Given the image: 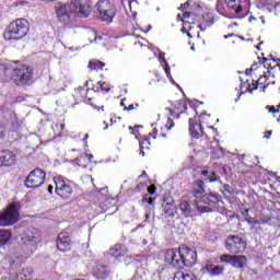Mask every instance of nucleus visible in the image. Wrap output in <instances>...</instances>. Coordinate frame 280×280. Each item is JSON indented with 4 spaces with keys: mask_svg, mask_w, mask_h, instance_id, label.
Returning <instances> with one entry per match:
<instances>
[{
    "mask_svg": "<svg viewBox=\"0 0 280 280\" xmlns=\"http://www.w3.org/2000/svg\"><path fill=\"white\" fill-rule=\"evenodd\" d=\"M16 163V155L10 150L0 151V167H12Z\"/></svg>",
    "mask_w": 280,
    "mask_h": 280,
    "instance_id": "13",
    "label": "nucleus"
},
{
    "mask_svg": "<svg viewBox=\"0 0 280 280\" xmlns=\"http://www.w3.org/2000/svg\"><path fill=\"white\" fill-rule=\"evenodd\" d=\"M254 90H257V86H255Z\"/></svg>",
    "mask_w": 280,
    "mask_h": 280,
    "instance_id": "64",
    "label": "nucleus"
},
{
    "mask_svg": "<svg viewBox=\"0 0 280 280\" xmlns=\"http://www.w3.org/2000/svg\"><path fill=\"white\" fill-rule=\"evenodd\" d=\"M207 270L208 272H210V275L218 276L224 272V267L210 265V266H207Z\"/></svg>",
    "mask_w": 280,
    "mask_h": 280,
    "instance_id": "25",
    "label": "nucleus"
},
{
    "mask_svg": "<svg viewBox=\"0 0 280 280\" xmlns=\"http://www.w3.org/2000/svg\"><path fill=\"white\" fill-rule=\"evenodd\" d=\"M188 38H194V36H191V33H187Z\"/></svg>",
    "mask_w": 280,
    "mask_h": 280,
    "instance_id": "50",
    "label": "nucleus"
},
{
    "mask_svg": "<svg viewBox=\"0 0 280 280\" xmlns=\"http://www.w3.org/2000/svg\"><path fill=\"white\" fill-rule=\"evenodd\" d=\"M246 222H247L248 224H253V223L255 222V219H253V218H247V219H246Z\"/></svg>",
    "mask_w": 280,
    "mask_h": 280,
    "instance_id": "42",
    "label": "nucleus"
},
{
    "mask_svg": "<svg viewBox=\"0 0 280 280\" xmlns=\"http://www.w3.org/2000/svg\"><path fill=\"white\" fill-rule=\"evenodd\" d=\"M194 207L199 213H211L213 211L207 200H197L195 201Z\"/></svg>",
    "mask_w": 280,
    "mask_h": 280,
    "instance_id": "17",
    "label": "nucleus"
},
{
    "mask_svg": "<svg viewBox=\"0 0 280 280\" xmlns=\"http://www.w3.org/2000/svg\"><path fill=\"white\" fill-rule=\"evenodd\" d=\"M109 253L112 257H124L128 253V248L126 245L116 244L109 249Z\"/></svg>",
    "mask_w": 280,
    "mask_h": 280,
    "instance_id": "18",
    "label": "nucleus"
},
{
    "mask_svg": "<svg viewBox=\"0 0 280 280\" xmlns=\"http://www.w3.org/2000/svg\"><path fill=\"white\" fill-rule=\"evenodd\" d=\"M45 176H47L45 171L37 167L28 174L24 182V185L28 189H38V187H42L43 183H45Z\"/></svg>",
    "mask_w": 280,
    "mask_h": 280,
    "instance_id": "9",
    "label": "nucleus"
},
{
    "mask_svg": "<svg viewBox=\"0 0 280 280\" xmlns=\"http://www.w3.org/2000/svg\"><path fill=\"white\" fill-rule=\"evenodd\" d=\"M163 212L165 218H174L176 213V203L174 202V198L170 195H164L163 197Z\"/></svg>",
    "mask_w": 280,
    "mask_h": 280,
    "instance_id": "12",
    "label": "nucleus"
},
{
    "mask_svg": "<svg viewBox=\"0 0 280 280\" xmlns=\"http://www.w3.org/2000/svg\"><path fill=\"white\" fill-rule=\"evenodd\" d=\"M98 84H100L102 91H104L105 93H108L110 91V88H106V82L100 81Z\"/></svg>",
    "mask_w": 280,
    "mask_h": 280,
    "instance_id": "33",
    "label": "nucleus"
},
{
    "mask_svg": "<svg viewBox=\"0 0 280 280\" xmlns=\"http://www.w3.org/2000/svg\"><path fill=\"white\" fill-rule=\"evenodd\" d=\"M149 196H154V192L156 191V186L150 185L148 188Z\"/></svg>",
    "mask_w": 280,
    "mask_h": 280,
    "instance_id": "31",
    "label": "nucleus"
},
{
    "mask_svg": "<svg viewBox=\"0 0 280 280\" xmlns=\"http://www.w3.org/2000/svg\"><path fill=\"white\" fill-rule=\"evenodd\" d=\"M56 14L58 21L69 25L75 21V16L86 19L91 14V2L89 0H71L67 3H58L56 5Z\"/></svg>",
    "mask_w": 280,
    "mask_h": 280,
    "instance_id": "1",
    "label": "nucleus"
},
{
    "mask_svg": "<svg viewBox=\"0 0 280 280\" xmlns=\"http://www.w3.org/2000/svg\"><path fill=\"white\" fill-rule=\"evenodd\" d=\"M143 187H145V184H138L136 187V191H141V189H143Z\"/></svg>",
    "mask_w": 280,
    "mask_h": 280,
    "instance_id": "35",
    "label": "nucleus"
},
{
    "mask_svg": "<svg viewBox=\"0 0 280 280\" xmlns=\"http://www.w3.org/2000/svg\"><path fill=\"white\" fill-rule=\"evenodd\" d=\"M246 240L240 235H229L225 241V248L232 255H237L238 253H244L246 250Z\"/></svg>",
    "mask_w": 280,
    "mask_h": 280,
    "instance_id": "8",
    "label": "nucleus"
},
{
    "mask_svg": "<svg viewBox=\"0 0 280 280\" xmlns=\"http://www.w3.org/2000/svg\"><path fill=\"white\" fill-rule=\"evenodd\" d=\"M183 34L187 33V28L185 26L182 27Z\"/></svg>",
    "mask_w": 280,
    "mask_h": 280,
    "instance_id": "47",
    "label": "nucleus"
},
{
    "mask_svg": "<svg viewBox=\"0 0 280 280\" xmlns=\"http://www.w3.org/2000/svg\"><path fill=\"white\" fill-rule=\"evenodd\" d=\"M179 209L182 211V215H184V218H189L191 217V206L189 205V202L187 201H182L179 203Z\"/></svg>",
    "mask_w": 280,
    "mask_h": 280,
    "instance_id": "22",
    "label": "nucleus"
},
{
    "mask_svg": "<svg viewBox=\"0 0 280 280\" xmlns=\"http://www.w3.org/2000/svg\"><path fill=\"white\" fill-rule=\"evenodd\" d=\"M12 238V232L9 230H0V248H3L5 244Z\"/></svg>",
    "mask_w": 280,
    "mask_h": 280,
    "instance_id": "21",
    "label": "nucleus"
},
{
    "mask_svg": "<svg viewBox=\"0 0 280 280\" xmlns=\"http://www.w3.org/2000/svg\"><path fill=\"white\" fill-rule=\"evenodd\" d=\"M48 191H49L50 194H54V186L49 185V186H48Z\"/></svg>",
    "mask_w": 280,
    "mask_h": 280,
    "instance_id": "45",
    "label": "nucleus"
},
{
    "mask_svg": "<svg viewBox=\"0 0 280 280\" xmlns=\"http://www.w3.org/2000/svg\"><path fill=\"white\" fill-rule=\"evenodd\" d=\"M109 272H110V269L108 268V266H106L102 262H97L93 267V276L96 277V279H106V277H108Z\"/></svg>",
    "mask_w": 280,
    "mask_h": 280,
    "instance_id": "15",
    "label": "nucleus"
},
{
    "mask_svg": "<svg viewBox=\"0 0 280 280\" xmlns=\"http://www.w3.org/2000/svg\"><path fill=\"white\" fill-rule=\"evenodd\" d=\"M164 71H165L166 75H170V68L167 66L164 68Z\"/></svg>",
    "mask_w": 280,
    "mask_h": 280,
    "instance_id": "46",
    "label": "nucleus"
},
{
    "mask_svg": "<svg viewBox=\"0 0 280 280\" xmlns=\"http://www.w3.org/2000/svg\"><path fill=\"white\" fill-rule=\"evenodd\" d=\"M30 277H32V271L25 268H23L18 275V279H21V280H27L30 279Z\"/></svg>",
    "mask_w": 280,
    "mask_h": 280,
    "instance_id": "26",
    "label": "nucleus"
},
{
    "mask_svg": "<svg viewBox=\"0 0 280 280\" xmlns=\"http://www.w3.org/2000/svg\"><path fill=\"white\" fill-rule=\"evenodd\" d=\"M222 194H228L229 196H235V190L229 184L223 185Z\"/></svg>",
    "mask_w": 280,
    "mask_h": 280,
    "instance_id": "28",
    "label": "nucleus"
},
{
    "mask_svg": "<svg viewBox=\"0 0 280 280\" xmlns=\"http://www.w3.org/2000/svg\"><path fill=\"white\" fill-rule=\"evenodd\" d=\"M194 198H202L207 196V190L205 188V182L202 179H198L194 183L192 188Z\"/></svg>",
    "mask_w": 280,
    "mask_h": 280,
    "instance_id": "16",
    "label": "nucleus"
},
{
    "mask_svg": "<svg viewBox=\"0 0 280 280\" xmlns=\"http://www.w3.org/2000/svg\"><path fill=\"white\" fill-rule=\"evenodd\" d=\"M94 10L96 14H98L101 21H104L105 23H113V20L117 14V7H115L110 0H98Z\"/></svg>",
    "mask_w": 280,
    "mask_h": 280,
    "instance_id": "7",
    "label": "nucleus"
},
{
    "mask_svg": "<svg viewBox=\"0 0 280 280\" xmlns=\"http://www.w3.org/2000/svg\"><path fill=\"white\" fill-rule=\"evenodd\" d=\"M210 173L211 172L203 170V171H201V176H209Z\"/></svg>",
    "mask_w": 280,
    "mask_h": 280,
    "instance_id": "41",
    "label": "nucleus"
},
{
    "mask_svg": "<svg viewBox=\"0 0 280 280\" xmlns=\"http://www.w3.org/2000/svg\"><path fill=\"white\" fill-rule=\"evenodd\" d=\"M245 215H248V210H245Z\"/></svg>",
    "mask_w": 280,
    "mask_h": 280,
    "instance_id": "56",
    "label": "nucleus"
},
{
    "mask_svg": "<svg viewBox=\"0 0 280 280\" xmlns=\"http://www.w3.org/2000/svg\"><path fill=\"white\" fill-rule=\"evenodd\" d=\"M272 135V130L266 131L265 132V138L270 139V136Z\"/></svg>",
    "mask_w": 280,
    "mask_h": 280,
    "instance_id": "40",
    "label": "nucleus"
},
{
    "mask_svg": "<svg viewBox=\"0 0 280 280\" xmlns=\"http://www.w3.org/2000/svg\"><path fill=\"white\" fill-rule=\"evenodd\" d=\"M141 154H142V156H143V154H145V153L142 151Z\"/></svg>",
    "mask_w": 280,
    "mask_h": 280,
    "instance_id": "62",
    "label": "nucleus"
},
{
    "mask_svg": "<svg viewBox=\"0 0 280 280\" xmlns=\"http://www.w3.org/2000/svg\"><path fill=\"white\" fill-rule=\"evenodd\" d=\"M198 255L196 250L182 245L178 249H167L165 254V261L172 264L174 268H191L196 265Z\"/></svg>",
    "mask_w": 280,
    "mask_h": 280,
    "instance_id": "2",
    "label": "nucleus"
},
{
    "mask_svg": "<svg viewBox=\"0 0 280 280\" xmlns=\"http://www.w3.org/2000/svg\"><path fill=\"white\" fill-rule=\"evenodd\" d=\"M120 105H122V106H124V108H126V105L124 104V102H121V103H120Z\"/></svg>",
    "mask_w": 280,
    "mask_h": 280,
    "instance_id": "55",
    "label": "nucleus"
},
{
    "mask_svg": "<svg viewBox=\"0 0 280 280\" xmlns=\"http://www.w3.org/2000/svg\"><path fill=\"white\" fill-rule=\"evenodd\" d=\"M155 200H156V198H154V197H149L148 205L154 206V201H155Z\"/></svg>",
    "mask_w": 280,
    "mask_h": 280,
    "instance_id": "36",
    "label": "nucleus"
},
{
    "mask_svg": "<svg viewBox=\"0 0 280 280\" xmlns=\"http://www.w3.org/2000/svg\"><path fill=\"white\" fill-rule=\"evenodd\" d=\"M90 159H93V155H90Z\"/></svg>",
    "mask_w": 280,
    "mask_h": 280,
    "instance_id": "63",
    "label": "nucleus"
},
{
    "mask_svg": "<svg viewBox=\"0 0 280 280\" xmlns=\"http://www.w3.org/2000/svg\"><path fill=\"white\" fill-rule=\"evenodd\" d=\"M266 108H267V110H268L269 113H273V115L277 114V113H279V108H277V107H275V106L268 105Z\"/></svg>",
    "mask_w": 280,
    "mask_h": 280,
    "instance_id": "34",
    "label": "nucleus"
},
{
    "mask_svg": "<svg viewBox=\"0 0 280 280\" xmlns=\"http://www.w3.org/2000/svg\"><path fill=\"white\" fill-rule=\"evenodd\" d=\"M250 71H253V69H247V70L245 71V73L248 75V73H250Z\"/></svg>",
    "mask_w": 280,
    "mask_h": 280,
    "instance_id": "49",
    "label": "nucleus"
},
{
    "mask_svg": "<svg viewBox=\"0 0 280 280\" xmlns=\"http://www.w3.org/2000/svg\"><path fill=\"white\" fill-rule=\"evenodd\" d=\"M208 180H209V183H215V180H218V175L215 174V172L209 173Z\"/></svg>",
    "mask_w": 280,
    "mask_h": 280,
    "instance_id": "29",
    "label": "nucleus"
},
{
    "mask_svg": "<svg viewBox=\"0 0 280 280\" xmlns=\"http://www.w3.org/2000/svg\"><path fill=\"white\" fill-rule=\"evenodd\" d=\"M176 108L179 113L176 114L175 112L171 110V115L172 117H176V119H178L180 115H183V113L187 112V102L184 100L179 101L178 104L176 105Z\"/></svg>",
    "mask_w": 280,
    "mask_h": 280,
    "instance_id": "20",
    "label": "nucleus"
},
{
    "mask_svg": "<svg viewBox=\"0 0 280 280\" xmlns=\"http://www.w3.org/2000/svg\"><path fill=\"white\" fill-rule=\"evenodd\" d=\"M27 32H30V22L25 19H18L9 24L3 36L5 40H21L27 36Z\"/></svg>",
    "mask_w": 280,
    "mask_h": 280,
    "instance_id": "4",
    "label": "nucleus"
},
{
    "mask_svg": "<svg viewBox=\"0 0 280 280\" xmlns=\"http://www.w3.org/2000/svg\"><path fill=\"white\" fill-rule=\"evenodd\" d=\"M225 3L228 5V8L235 10V4L237 3V0H225Z\"/></svg>",
    "mask_w": 280,
    "mask_h": 280,
    "instance_id": "30",
    "label": "nucleus"
},
{
    "mask_svg": "<svg viewBox=\"0 0 280 280\" xmlns=\"http://www.w3.org/2000/svg\"><path fill=\"white\" fill-rule=\"evenodd\" d=\"M189 8V2H185L180 5L179 10H187Z\"/></svg>",
    "mask_w": 280,
    "mask_h": 280,
    "instance_id": "37",
    "label": "nucleus"
},
{
    "mask_svg": "<svg viewBox=\"0 0 280 280\" xmlns=\"http://www.w3.org/2000/svg\"><path fill=\"white\" fill-rule=\"evenodd\" d=\"M148 200H150V197H148V195H144L142 197V202H148Z\"/></svg>",
    "mask_w": 280,
    "mask_h": 280,
    "instance_id": "43",
    "label": "nucleus"
},
{
    "mask_svg": "<svg viewBox=\"0 0 280 280\" xmlns=\"http://www.w3.org/2000/svg\"><path fill=\"white\" fill-rule=\"evenodd\" d=\"M242 5H237V8L234 10L235 14H241L242 13Z\"/></svg>",
    "mask_w": 280,
    "mask_h": 280,
    "instance_id": "38",
    "label": "nucleus"
},
{
    "mask_svg": "<svg viewBox=\"0 0 280 280\" xmlns=\"http://www.w3.org/2000/svg\"><path fill=\"white\" fill-rule=\"evenodd\" d=\"M40 231H38L35 228H32L31 230L25 231L22 234L21 237V247L25 250V253H28V255H32L36 248H38V243L40 242Z\"/></svg>",
    "mask_w": 280,
    "mask_h": 280,
    "instance_id": "5",
    "label": "nucleus"
},
{
    "mask_svg": "<svg viewBox=\"0 0 280 280\" xmlns=\"http://www.w3.org/2000/svg\"><path fill=\"white\" fill-rule=\"evenodd\" d=\"M174 119H172V118H168L167 119V122H166V128H167V130H172L173 128H174Z\"/></svg>",
    "mask_w": 280,
    "mask_h": 280,
    "instance_id": "32",
    "label": "nucleus"
},
{
    "mask_svg": "<svg viewBox=\"0 0 280 280\" xmlns=\"http://www.w3.org/2000/svg\"><path fill=\"white\" fill-rule=\"evenodd\" d=\"M206 202H208L209 207H211V205H218V202H220V199L218 198V195L210 194Z\"/></svg>",
    "mask_w": 280,
    "mask_h": 280,
    "instance_id": "27",
    "label": "nucleus"
},
{
    "mask_svg": "<svg viewBox=\"0 0 280 280\" xmlns=\"http://www.w3.org/2000/svg\"><path fill=\"white\" fill-rule=\"evenodd\" d=\"M57 248L61 250V253H67V250H71V237L67 232H61L57 236Z\"/></svg>",
    "mask_w": 280,
    "mask_h": 280,
    "instance_id": "14",
    "label": "nucleus"
},
{
    "mask_svg": "<svg viewBox=\"0 0 280 280\" xmlns=\"http://www.w3.org/2000/svg\"><path fill=\"white\" fill-rule=\"evenodd\" d=\"M173 280H196V276L194 273H185L183 271H177L174 275Z\"/></svg>",
    "mask_w": 280,
    "mask_h": 280,
    "instance_id": "24",
    "label": "nucleus"
},
{
    "mask_svg": "<svg viewBox=\"0 0 280 280\" xmlns=\"http://www.w3.org/2000/svg\"><path fill=\"white\" fill-rule=\"evenodd\" d=\"M254 224H259V221L258 220H254Z\"/></svg>",
    "mask_w": 280,
    "mask_h": 280,
    "instance_id": "54",
    "label": "nucleus"
},
{
    "mask_svg": "<svg viewBox=\"0 0 280 280\" xmlns=\"http://www.w3.org/2000/svg\"><path fill=\"white\" fill-rule=\"evenodd\" d=\"M190 16H191V14L189 12L184 13V19H189Z\"/></svg>",
    "mask_w": 280,
    "mask_h": 280,
    "instance_id": "44",
    "label": "nucleus"
},
{
    "mask_svg": "<svg viewBox=\"0 0 280 280\" xmlns=\"http://www.w3.org/2000/svg\"><path fill=\"white\" fill-rule=\"evenodd\" d=\"M136 108H139V104H136Z\"/></svg>",
    "mask_w": 280,
    "mask_h": 280,
    "instance_id": "58",
    "label": "nucleus"
},
{
    "mask_svg": "<svg viewBox=\"0 0 280 280\" xmlns=\"http://www.w3.org/2000/svg\"><path fill=\"white\" fill-rule=\"evenodd\" d=\"M105 66L106 63L96 59L90 60L89 62V69H91L92 71H103Z\"/></svg>",
    "mask_w": 280,
    "mask_h": 280,
    "instance_id": "23",
    "label": "nucleus"
},
{
    "mask_svg": "<svg viewBox=\"0 0 280 280\" xmlns=\"http://www.w3.org/2000/svg\"><path fill=\"white\" fill-rule=\"evenodd\" d=\"M189 124H190V135L191 137H194L195 139H200V137H202V135H205V131L202 130V125L195 122L191 125V119H189Z\"/></svg>",
    "mask_w": 280,
    "mask_h": 280,
    "instance_id": "19",
    "label": "nucleus"
},
{
    "mask_svg": "<svg viewBox=\"0 0 280 280\" xmlns=\"http://www.w3.org/2000/svg\"><path fill=\"white\" fill-rule=\"evenodd\" d=\"M165 271H167V269L162 268L161 271H159V275H161V273H163V272H165Z\"/></svg>",
    "mask_w": 280,
    "mask_h": 280,
    "instance_id": "48",
    "label": "nucleus"
},
{
    "mask_svg": "<svg viewBox=\"0 0 280 280\" xmlns=\"http://www.w3.org/2000/svg\"><path fill=\"white\" fill-rule=\"evenodd\" d=\"M86 139H89V133L84 136V141H86Z\"/></svg>",
    "mask_w": 280,
    "mask_h": 280,
    "instance_id": "53",
    "label": "nucleus"
},
{
    "mask_svg": "<svg viewBox=\"0 0 280 280\" xmlns=\"http://www.w3.org/2000/svg\"><path fill=\"white\" fill-rule=\"evenodd\" d=\"M56 185L55 191L60 198H70L73 194V188L65 180V177L57 176L54 178Z\"/></svg>",
    "mask_w": 280,
    "mask_h": 280,
    "instance_id": "11",
    "label": "nucleus"
},
{
    "mask_svg": "<svg viewBox=\"0 0 280 280\" xmlns=\"http://www.w3.org/2000/svg\"><path fill=\"white\" fill-rule=\"evenodd\" d=\"M101 110H104V106L101 107Z\"/></svg>",
    "mask_w": 280,
    "mask_h": 280,
    "instance_id": "60",
    "label": "nucleus"
},
{
    "mask_svg": "<svg viewBox=\"0 0 280 280\" xmlns=\"http://www.w3.org/2000/svg\"><path fill=\"white\" fill-rule=\"evenodd\" d=\"M262 80H264V78L260 77V78L258 79V84L261 83Z\"/></svg>",
    "mask_w": 280,
    "mask_h": 280,
    "instance_id": "52",
    "label": "nucleus"
},
{
    "mask_svg": "<svg viewBox=\"0 0 280 280\" xmlns=\"http://www.w3.org/2000/svg\"><path fill=\"white\" fill-rule=\"evenodd\" d=\"M32 67L0 63V82L13 80L18 85L28 84L32 80Z\"/></svg>",
    "mask_w": 280,
    "mask_h": 280,
    "instance_id": "3",
    "label": "nucleus"
},
{
    "mask_svg": "<svg viewBox=\"0 0 280 280\" xmlns=\"http://www.w3.org/2000/svg\"><path fill=\"white\" fill-rule=\"evenodd\" d=\"M233 25L237 26V22H234Z\"/></svg>",
    "mask_w": 280,
    "mask_h": 280,
    "instance_id": "57",
    "label": "nucleus"
},
{
    "mask_svg": "<svg viewBox=\"0 0 280 280\" xmlns=\"http://www.w3.org/2000/svg\"><path fill=\"white\" fill-rule=\"evenodd\" d=\"M277 108H278V110H279V108H280V104L277 106Z\"/></svg>",
    "mask_w": 280,
    "mask_h": 280,
    "instance_id": "59",
    "label": "nucleus"
},
{
    "mask_svg": "<svg viewBox=\"0 0 280 280\" xmlns=\"http://www.w3.org/2000/svg\"><path fill=\"white\" fill-rule=\"evenodd\" d=\"M145 218H150V214H147Z\"/></svg>",
    "mask_w": 280,
    "mask_h": 280,
    "instance_id": "61",
    "label": "nucleus"
},
{
    "mask_svg": "<svg viewBox=\"0 0 280 280\" xmlns=\"http://www.w3.org/2000/svg\"><path fill=\"white\" fill-rule=\"evenodd\" d=\"M177 21H183V19L180 18V14L177 15Z\"/></svg>",
    "mask_w": 280,
    "mask_h": 280,
    "instance_id": "51",
    "label": "nucleus"
},
{
    "mask_svg": "<svg viewBox=\"0 0 280 280\" xmlns=\"http://www.w3.org/2000/svg\"><path fill=\"white\" fill-rule=\"evenodd\" d=\"M124 110H135V105L125 106Z\"/></svg>",
    "mask_w": 280,
    "mask_h": 280,
    "instance_id": "39",
    "label": "nucleus"
},
{
    "mask_svg": "<svg viewBox=\"0 0 280 280\" xmlns=\"http://www.w3.org/2000/svg\"><path fill=\"white\" fill-rule=\"evenodd\" d=\"M221 261L223 264H231L233 268H245L248 266V258L245 255H229V254H223L221 256Z\"/></svg>",
    "mask_w": 280,
    "mask_h": 280,
    "instance_id": "10",
    "label": "nucleus"
},
{
    "mask_svg": "<svg viewBox=\"0 0 280 280\" xmlns=\"http://www.w3.org/2000/svg\"><path fill=\"white\" fill-rule=\"evenodd\" d=\"M21 218V203L12 202L5 210L0 212V226H12Z\"/></svg>",
    "mask_w": 280,
    "mask_h": 280,
    "instance_id": "6",
    "label": "nucleus"
}]
</instances>
